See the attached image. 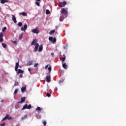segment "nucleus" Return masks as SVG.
<instances>
[{
	"label": "nucleus",
	"instance_id": "20e7f679",
	"mask_svg": "<svg viewBox=\"0 0 126 126\" xmlns=\"http://www.w3.org/2000/svg\"><path fill=\"white\" fill-rule=\"evenodd\" d=\"M32 107V106L31 105V104H29L28 105V104H25V105L23 106V107L22 108V110H25V109H31V108Z\"/></svg>",
	"mask_w": 126,
	"mask_h": 126
},
{
	"label": "nucleus",
	"instance_id": "5701e85b",
	"mask_svg": "<svg viewBox=\"0 0 126 126\" xmlns=\"http://www.w3.org/2000/svg\"><path fill=\"white\" fill-rule=\"evenodd\" d=\"M23 37V33H21V34L19 35V40H21V39H22Z\"/></svg>",
	"mask_w": 126,
	"mask_h": 126
},
{
	"label": "nucleus",
	"instance_id": "4468645a",
	"mask_svg": "<svg viewBox=\"0 0 126 126\" xmlns=\"http://www.w3.org/2000/svg\"><path fill=\"white\" fill-rule=\"evenodd\" d=\"M12 19L13 21L14 22V23H16L17 22V21H16V18L15 17V16L12 15Z\"/></svg>",
	"mask_w": 126,
	"mask_h": 126
},
{
	"label": "nucleus",
	"instance_id": "c9c22d12",
	"mask_svg": "<svg viewBox=\"0 0 126 126\" xmlns=\"http://www.w3.org/2000/svg\"><path fill=\"white\" fill-rule=\"evenodd\" d=\"M46 96H47V97H51V94H50V93H47Z\"/></svg>",
	"mask_w": 126,
	"mask_h": 126
},
{
	"label": "nucleus",
	"instance_id": "f257e3e1",
	"mask_svg": "<svg viewBox=\"0 0 126 126\" xmlns=\"http://www.w3.org/2000/svg\"><path fill=\"white\" fill-rule=\"evenodd\" d=\"M19 66V59H18V62L16 63L15 70L16 71H18V73H23L24 72V71L21 70V69H18Z\"/></svg>",
	"mask_w": 126,
	"mask_h": 126
},
{
	"label": "nucleus",
	"instance_id": "b1692460",
	"mask_svg": "<svg viewBox=\"0 0 126 126\" xmlns=\"http://www.w3.org/2000/svg\"><path fill=\"white\" fill-rule=\"evenodd\" d=\"M33 63V61H30L28 63V65H32V63Z\"/></svg>",
	"mask_w": 126,
	"mask_h": 126
},
{
	"label": "nucleus",
	"instance_id": "412c9836",
	"mask_svg": "<svg viewBox=\"0 0 126 126\" xmlns=\"http://www.w3.org/2000/svg\"><path fill=\"white\" fill-rule=\"evenodd\" d=\"M27 118V114L25 115V116L21 118V121H23L24 120H25Z\"/></svg>",
	"mask_w": 126,
	"mask_h": 126
},
{
	"label": "nucleus",
	"instance_id": "dca6fc26",
	"mask_svg": "<svg viewBox=\"0 0 126 126\" xmlns=\"http://www.w3.org/2000/svg\"><path fill=\"white\" fill-rule=\"evenodd\" d=\"M63 68L65 69H67V65L66 63H63Z\"/></svg>",
	"mask_w": 126,
	"mask_h": 126
},
{
	"label": "nucleus",
	"instance_id": "f03ea898",
	"mask_svg": "<svg viewBox=\"0 0 126 126\" xmlns=\"http://www.w3.org/2000/svg\"><path fill=\"white\" fill-rule=\"evenodd\" d=\"M66 17H67V14L61 13L60 18V21H63V19H64V18H66Z\"/></svg>",
	"mask_w": 126,
	"mask_h": 126
},
{
	"label": "nucleus",
	"instance_id": "49530a36",
	"mask_svg": "<svg viewBox=\"0 0 126 126\" xmlns=\"http://www.w3.org/2000/svg\"><path fill=\"white\" fill-rule=\"evenodd\" d=\"M56 91H57V90H58V88H56Z\"/></svg>",
	"mask_w": 126,
	"mask_h": 126
},
{
	"label": "nucleus",
	"instance_id": "7ed1b4c3",
	"mask_svg": "<svg viewBox=\"0 0 126 126\" xmlns=\"http://www.w3.org/2000/svg\"><path fill=\"white\" fill-rule=\"evenodd\" d=\"M67 3V2L66 1L60 2L58 3V6H60V7H63Z\"/></svg>",
	"mask_w": 126,
	"mask_h": 126
},
{
	"label": "nucleus",
	"instance_id": "72a5a7b5",
	"mask_svg": "<svg viewBox=\"0 0 126 126\" xmlns=\"http://www.w3.org/2000/svg\"><path fill=\"white\" fill-rule=\"evenodd\" d=\"M35 4L37 5V6H40V2H35Z\"/></svg>",
	"mask_w": 126,
	"mask_h": 126
},
{
	"label": "nucleus",
	"instance_id": "a18cd8bd",
	"mask_svg": "<svg viewBox=\"0 0 126 126\" xmlns=\"http://www.w3.org/2000/svg\"><path fill=\"white\" fill-rule=\"evenodd\" d=\"M19 67H20V68H21V65H20V66H19Z\"/></svg>",
	"mask_w": 126,
	"mask_h": 126
},
{
	"label": "nucleus",
	"instance_id": "2eb2a0df",
	"mask_svg": "<svg viewBox=\"0 0 126 126\" xmlns=\"http://www.w3.org/2000/svg\"><path fill=\"white\" fill-rule=\"evenodd\" d=\"M38 48H39V43H36L34 48V52L38 51Z\"/></svg>",
	"mask_w": 126,
	"mask_h": 126
},
{
	"label": "nucleus",
	"instance_id": "9d476101",
	"mask_svg": "<svg viewBox=\"0 0 126 126\" xmlns=\"http://www.w3.org/2000/svg\"><path fill=\"white\" fill-rule=\"evenodd\" d=\"M25 100H26V97H21V101H19L18 103V104H22L24 102H25Z\"/></svg>",
	"mask_w": 126,
	"mask_h": 126
},
{
	"label": "nucleus",
	"instance_id": "aec40b11",
	"mask_svg": "<svg viewBox=\"0 0 126 126\" xmlns=\"http://www.w3.org/2000/svg\"><path fill=\"white\" fill-rule=\"evenodd\" d=\"M1 1V3H5V2H8V1H7V0H0Z\"/></svg>",
	"mask_w": 126,
	"mask_h": 126
},
{
	"label": "nucleus",
	"instance_id": "c756f323",
	"mask_svg": "<svg viewBox=\"0 0 126 126\" xmlns=\"http://www.w3.org/2000/svg\"><path fill=\"white\" fill-rule=\"evenodd\" d=\"M6 29H7L6 27H4V28H3L2 29V32H4L5 31V30H6Z\"/></svg>",
	"mask_w": 126,
	"mask_h": 126
},
{
	"label": "nucleus",
	"instance_id": "a878e982",
	"mask_svg": "<svg viewBox=\"0 0 126 126\" xmlns=\"http://www.w3.org/2000/svg\"><path fill=\"white\" fill-rule=\"evenodd\" d=\"M56 31L55 30H52L49 33V34H50V35H52V34H54Z\"/></svg>",
	"mask_w": 126,
	"mask_h": 126
},
{
	"label": "nucleus",
	"instance_id": "e433bc0d",
	"mask_svg": "<svg viewBox=\"0 0 126 126\" xmlns=\"http://www.w3.org/2000/svg\"><path fill=\"white\" fill-rule=\"evenodd\" d=\"M5 126V123H3L2 124H0V126Z\"/></svg>",
	"mask_w": 126,
	"mask_h": 126
},
{
	"label": "nucleus",
	"instance_id": "ea45409f",
	"mask_svg": "<svg viewBox=\"0 0 126 126\" xmlns=\"http://www.w3.org/2000/svg\"><path fill=\"white\" fill-rule=\"evenodd\" d=\"M13 43H14V44H17V41H13Z\"/></svg>",
	"mask_w": 126,
	"mask_h": 126
},
{
	"label": "nucleus",
	"instance_id": "473e14b6",
	"mask_svg": "<svg viewBox=\"0 0 126 126\" xmlns=\"http://www.w3.org/2000/svg\"><path fill=\"white\" fill-rule=\"evenodd\" d=\"M39 65V63H35L34 64V67H37V66Z\"/></svg>",
	"mask_w": 126,
	"mask_h": 126
},
{
	"label": "nucleus",
	"instance_id": "6e6552de",
	"mask_svg": "<svg viewBox=\"0 0 126 126\" xmlns=\"http://www.w3.org/2000/svg\"><path fill=\"white\" fill-rule=\"evenodd\" d=\"M32 32L34 33V34H38L39 33V30L37 28L33 29L32 30Z\"/></svg>",
	"mask_w": 126,
	"mask_h": 126
},
{
	"label": "nucleus",
	"instance_id": "4c0bfd02",
	"mask_svg": "<svg viewBox=\"0 0 126 126\" xmlns=\"http://www.w3.org/2000/svg\"><path fill=\"white\" fill-rule=\"evenodd\" d=\"M48 67H49V65H48H48H46L45 66V69H47V68H48Z\"/></svg>",
	"mask_w": 126,
	"mask_h": 126
},
{
	"label": "nucleus",
	"instance_id": "2f4dec72",
	"mask_svg": "<svg viewBox=\"0 0 126 126\" xmlns=\"http://www.w3.org/2000/svg\"><path fill=\"white\" fill-rule=\"evenodd\" d=\"M42 124H43L44 126H46V125H47V122H46V121H43L42 122Z\"/></svg>",
	"mask_w": 126,
	"mask_h": 126
},
{
	"label": "nucleus",
	"instance_id": "ddd939ff",
	"mask_svg": "<svg viewBox=\"0 0 126 126\" xmlns=\"http://www.w3.org/2000/svg\"><path fill=\"white\" fill-rule=\"evenodd\" d=\"M46 81L49 83L51 82V75H48L46 77Z\"/></svg>",
	"mask_w": 126,
	"mask_h": 126
},
{
	"label": "nucleus",
	"instance_id": "f8f14e48",
	"mask_svg": "<svg viewBox=\"0 0 126 126\" xmlns=\"http://www.w3.org/2000/svg\"><path fill=\"white\" fill-rule=\"evenodd\" d=\"M37 39H34V40L32 42V43H31L32 46H33H33H35L36 44H37Z\"/></svg>",
	"mask_w": 126,
	"mask_h": 126
},
{
	"label": "nucleus",
	"instance_id": "393cba45",
	"mask_svg": "<svg viewBox=\"0 0 126 126\" xmlns=\"http://www.w3.org/2000/svg\"><path fill=\"white\" fill-rule=\"evenodd\" d=\"M23 16H27V13L24 12L22 13Z\"/></svg>",
	"mask_w": 126,
	"mask_h": 126
},
{
	"label": "nucleus",
	"instance_id": "39448f33",
	"mask_svg": "<svg viewBox=\"0 0 126 126\" xmlns=\"http://www.w3.org/2000/svg\"><path fill=\"white\" fill-rule=\"evenodd\" d=\"M49 40L51 42H52V44H55V43L57 42V38H56V37L53 38L52 37H49Z\"/></svg>",
	"mask_w": 126,
	"mask_h": 126
},
{
	"label": "nucleus",
	"instance_id": "423d86ee",
	"mask_svg": "<svg viewBox=\"0 0 126 126\" xmlns=\"http://www.w3.org/2000/svg\"><path fill=\"white\" fill-rule=\"evenodd\" d=\"M61 13L67 14V8H62L61 9Z\"/></svg>",
	"mask_w": 126,
	"mask_h": 126
},
{
	"label": "nucleus",
	"instance_id": "6ab92c4d",
	"mask_svg": "<svg viewBox=\"0 0 126 126\" xmlns=\"http://www.w3.org/2000/svg\"><path fill=\"white\" fill-rule=\"evenodd\" d=\"M35 111H37V112L39 113V112H41V111H42V109H41L40 107H37L36 108Z\"/></svg>",
	"mask_w": 126,
	"mask_h": 126
},
{
	"label": "nucleus",
	"instance_id": "4be33fe9",
	"mask_svg": "<svg viewBox=\"0 0 126 126\" xmlns=\"http://www.w3.org/2000/svg\"><path fill=\"white\" fill-rule=\"evenodd\" d=\"M63 57L62 58V61L63 63V62L65 61V55L63 54Z\"/></svg>",
	"mask_w": 126,
	"mask_h": 126
},
{
	"label": "nucleus",
	"instance_id": "bb28decb",
	"mask_svg": "<svg viewBox=\"0 0 126 126\" xmlns=\"http://www.w3.org/2000/svg\"><path fill=\"white\" fill-rule=\"evenodd\" d=\"M2 47H3L4 49H5V48H6V44L5 43H2Z\"/></svg>",
	"mask_w": 126,
	"mask_h": 126
},
{
	"label": "nucleus",
	"instance_id": "37998d69",
	"mask_svg": "<svg viewBox=\"0 0 126 126\" xmlns=\"http://www.w3.org/2000/svg\"><path fill=\"white\" fill-rule=\"evenodd\" d=\"M28 70H29V71H31V69L30 68H28Z\"/></svg>",
	"mask_w": 126,
	"mask_h": 126
},
{
	"label": "nucleus",
	"instance_id": "a19ab883",
	"mask_svg": "<svg viewBox=\"0 0 126 126\" xmlns=\"http://www.w3.org/2000/svg\"><path fill=\"white\" fill-rule=\"evenodd\" d=\"M36 1H38V2H41V0H35Z\"/></svg>",
	"mask_w": 126,
	"mask_h": 126
},
{
	"label": "nucleus",
	"instance_id": "f704fd0d",
	"mask_svg": "<svg viewBox=\"0 0 126 126\" xmlns=\"http://www.w3.org/2000/svg\"><path fill=\"white\" fill-rule=\"evenodd\" d=\"M17 92H18V89H16L15 90V91H14V94H16L17 93Z\"/></svg>",
	"mask_w": 126,
	"mask_h": 126
},
{
	"label": "nucleus",
	"instance_id": "f3484780",
	"mask_svg": "<svg viewBox=\"0 0 126 126\" xmlns=\"http://www.w3.org/2000/svg\"><path fill=\"white\" fill-rule=\"evenodd\" d=\"M25 90H26V87H23L21 88V91L22 93H24L25 92Z\"/></svg>",
	"mask_w": 126,
	"mask_h": 126
},
{
	"label": "nucleus",
	"instance_id": "c03bdc74",
	"mask_svg": "<svg viewBox=\"0 0 126 126\" xmlns=\"http://www.w3.org/2000/svg\"><path fill=\"white\" fill-rule=\"evenodd\" d=\"M3 101H4V100L2 99L1 100V103H2V102H3Z\"/></svg>",
	"mask_w": 126,
	"mask_h": 126
},
{
	"label": "nucleus",
	"instance_id": "c85d7f7f",
	"mask_svg": "<svg viewBox=\"0 0 126 126\" xmlns=\"http://www.w3.org/2000/svg\"><path fill=\"white\" fill-rule=\"evenodd\" d=\"M48 69L50 72L52 71V67L51 66H49Z\"/></svg>",
	"mask_w": 126,
	"mask_h": 126
},
{
	"label": "nucleus",
	"instance_id": "58836bf2",
	"mask_svg": "<svg viewBox=\"0 0 126 126\" xmlns=\"http://www.w3.org/2000/svg\"><path fill=\"white\" fill-rule=\"evenodd\" d=\"M19 76L21 78H22V77L23 76V75H22V74H21Z\"/></svg>",
	"mask_w": 126,
	"mask_h": 126
},
{
	"label": "nucleus",
	"instance_id": "a211bd4d",
	"mask_svg": "<svg viewBox=\"0 0 126 126\" xmlns=\"http://www.w3.org/2000/svg\"><path fill=\"white\" fill-rule=\"evenodd\" d=\"M42 50H43V46L40 45L39 46L38 52H42Z\"/></svg>",
	"mask_w": 126,
	"mask_h": 126
},
{
	"label": "nucleus",
	"instance_id": "cd10ccee",
	"mask_svg": "<svg viewBox=\"0 0 126 126\" xmlns=\"http://www.w3.org/2000/svg\"><path fill=\"white\" fill-rule=\"evenodd\" d=\"M18 25L19 27H21V26H22V23L21 22H19Z\"/></svg>",
	"mask_w": 126,
	"mask_h": 126
},
{
	"label": "nucleus",
	"instance_id": "de8ad7c7",
	"mask_svg": "<svg viewBox=\"0 0 126 126\" xmlns=\"http://www.w3.org/2000/svg\"><path fill=\"white\" fill-rule=\"evenodd\" d=\"M56 91H57V90H58V88H56Z\"/></svg>",
	"mask_w": 126,
	"mask_h": 126
},
{
	"label": "nucleus",
	"instance_id": "1a4fd4ad",
	"mask_svg": "<svg viewBox=\"0 0 126 126\" xmlns=\"http://www.w3.org/2000/svg\"><path fill=\"white\" fill-rule=\"evenodd\" d=\"M27 30V24H26L23 27H22L21 28V31H24V32H26V31H25V30Z\"/></svg>",
	"mask_w": 126,
	"mask_h": 126
},
{
	"label": "nucleus",
	"instance_id": "79ce46f5",
	"mask_svg": "<svg viewBox=\"0 0 126 126\" xmlns=\"http://www.w3.org/2000/svg\"><path fill=\"white\" fill-rule=\"evenodd\" d=\"M51 56H52V57H54V53H51Z\"/></svg>",
	"mask_w": 126,
	"mask_h": 126
},
{
	"label": "nucleus",
	"instance_id": "9b49d317",
	"mask_svg": "<svg viewBox=\"0 0 126 126\" xmlns=\"http://www.w3.org/2000/svg\"><path fill=\"white\" fill-rule=\"evenodd\" d=\"M3 37V33L0 32V42L1 43L2 42H3V38H2Z\"/></svg>",
	"mask_w": 126,
	"mask_h": 126
},
{
	"label": "nucleus",
	"instance_id": "7c9ffc66",
	"mask_svg": "<svg viewBox=\"0 0 126 126\" xmlns=\"http://www.w3.org/2000/svg\"><path fill=\"white\" fill-rule=\"evenodd\" d=\"M50 10H49L48 9L46 10V14H50Z\"/></svg>",
	"mask_w": 126,
	"mask_h": 126
},
{
	"label": "nucleus",
	"instance_id": "0eeeda50",
	"mask_svg": "<svg viewBox=\"0 0 126 126\" xmlns=\"http://www.w3.org/2000/svg\"><path fill=\"white\" fill-rule=\"evenodd\" d=\"M5 120H12V118L11 117H9V115H6L5 117L2 119V121H5Z\"/></svg>",
	"mask_w": 126,
	"mask_h": 126
}]
</instances>
